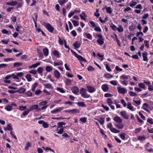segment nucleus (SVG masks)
I'll return each instance as SVG.
<instances>
[{
  "label": "nucleus",
  "mask_w": 153,
  "mask_h": 153,
  "mask_svg": "<svg viewBox=\"0 0 153 153\" xmlns=\"http://www.w3.org/2000/svg\"><path fill=\"white\" fill-rule=\"evenodd\" d=\"M110 131L112 132L115 133H117L120 132V131L119 130H117L114 128H111Z\"/></svg>",
  "instance_id": "obj_43"
},
{
  "label": "nucleus",
  "mask_w": 153,
  "mask_h": 153,
  "mask_svg": "<svg viewBox=\"0 0 153 153\" xmlns=\"http://www.w3.org/2000/svg\"><path fill=\"white\" fill-rule=\"evenodd\" d=\"M79 16L84 21L85 20V18L84 17V16L85 17H86L87 16L84 11H82V12L81 14Z\"/></svg>",
  "instance_id": "obj_23"
},
{
  "label": "nucleus",
  "mask_w": 153,
  "mask_h": 153,
  "mask_svg": "<svg viewBox=\"0 0 153 153\" xmlns=\"http://www.w3.org/2000/svg\"><path fill=\"white\" fill-rule=\"evenodd\" d=\"M29 109L30 110V111L34 110H36L37 111H41V109L38 108V105H34L31 106Z\"/></svg>",
  "instance_id": "obj_4"
},
{
  "label": "nucleus",
  "mask_w": 153,
  "mask_h": 153,
  "mask_svg": "<svg viewBox=\"0 0 153 153\" xmlns=\"http://www.w3.org/2000/svg\"><path fill=\"white\" fill-rule=\"evenodd\" d=\"M130 77V76L129 75H125L123 74L120 76V79H129Z\"/></svg>",
  "instance_id": "obj_27"
},
{
  "label": "nucleus",
  "mask_w": 153,
  "mask_h": 153,
  "mask_svg": "<svg viewBox=\"0 0 153 153\" xmlns=\"http://www.w3.org/2000/svg\"><path fill=\"white\" fill-rule=\"evenodd\" d=\"M83 35L84 37L87 38L91 40L92 39V36L89 33H84Z\"/></svg>",
  "instance_id": "obj_12"
},
{
  "label": "nucleus",
  "mask_w": 153,
  "mask_h": 153,
  "mask_svg": "<svg viewBox=\"0 0 153 153\" xmlns=\"http://www.w3.org/2000/svg\"><path fill=\"white\" fill-rule=\"evenodd\" d=\"M147 122L151 125L153 124V120L151 118L148 119Z\"/></svg>",
  "instance_id": "obj_61"
},
{
  "label": "nucleus",
  "mask_w": 153,
  "mask_h": 153,
  "mask_svg": "<svg viewBox=\"0 0 153 153\" xmlns=\"http://www.w3.org/2000/svg\"><path fill=\"white\" fill-rule=\"evenodd\" d=\"M117 91L119 93L124 94L127 93V90L125 88H123L120 86L117 87Z\"/></svg>",
  "instance_id": "obj_2"
},
{
  "label": "nucleus",
  "mask_w": 153,
  "mask_h": 153,
  "mask_svg": "<svg viewBox=\"0 0 153 153\" xmlns=\"http://www.w3.org/2000/svg\"><path fill=\"white\" fill-rule=\"evenodd\" d=\"M53 70V68L52 67L49 66H47L45 68V70L47 72H50L51 71Z\"/></svg>",
  "instance_id": "obj_37"
},
{
  "label": "nucleus",
  "mask_w": 153,
  "mask_h": 153,
  "mask_svg": "<svg viewBox=\"0 0 153 153\" xmlns=\"http://www.w3.org/2000/svg\"><path fill=\"white\" fill-rule=\"evenodd\" d=\"M4 129L5 131L7 130L9 131H12L13 128L10 126V124H8L7 125V127L4 128Z\"/></svg>",
  "instance_id": "obj_18"
},
{
  "label": "nucleus",
  "mask_w": 153,
  "mask_h": 153,
  "mask_svg": "<svg viewBox=\"0 0 153 153\" xmlns=\"http://www.w3.org/2000/svg\"><path fill=\"white\" fill-rule=\"evenodd\" d=\"M101 88L102 90L104 92H107L108 90V85L106 84H104L101 86Z\"/></svg>",
  "instance_id": "obj_11"
},
{
  "label": "nucleus",
  "mask_w": 153,
  "mask_h": 153,
  "mask_svg": "<svg viewBox=\"0 0 153 153\" xmlns=\"http://www.w3.org/2000/svg\"><path fill=\"white\" fill-rule=\"evenodd\" d=\"M38 85V83L35 82L32 85V91L34 92L36 88L37 87Z\"/></svg>",
  "instance_id": "obj_20"
},
{
  "label": "nucleus",
  "mask_w": 153,
  "mask_h": 153,
  "mask_svg": "<svg viewBox=\"0 0 153 153\" xmlns=\"http://www.w3.org/2000/svg\"><path fill=\"white\" fill-rule=\"evenodd\" d=\"M40 63L39 62L33 64L31 66H28L29 69H30L32 68H37L38 66L40 65Z\"/></svg>",
  "instance_id": "obj_13"
},
{
  "label": "nucleus",
  "mask_w": 153,
  "mask_h": 153,
  "mask_svg": "<svg viewBox=\"0 0 153 153\" xmlns=\"http://www.w3.org/2000/svg\"><path fill=\"white\" fill-rule=\"evenodd\" d=\"M71 90L72 93L75 95H77L79 92V88L76 86H73L72 87Z\"/></svg>",
  "instance_id": "obj_6"
},
{
  "label": "nucleus",
  "mask_w": 153,
  "mask_h": 153,
  "mask_svg": "<svg viewBox=\"0 0 153 153\" xmlns=\"http://www.w3.org/2000/svg\"><path fill=\"white\" fill-rule=\"evenodd\" d=\"M11 77H12L14 79H18L16 73H15L11 74Z\"/></svg>",
  "instance_id": "obj_50"
},
{
  "label": "nucleus",
  "mask_w": 153,
  "mask_h": 153,
  "mask_svg": "<svg viewBox=\"0 0 153 153\" xmlns=\"http://www.w3.org/2000/svg\"><path fill=\"white\" fill-rule=\"evenodd\" d=\"M25 91V88H21L19 89L16 91V92L20 94H22L24 93Z\"/></svg>",
  "instance_id": "obj_31"
},
{
  "label": "nucleus",
  "mask_w": 153,
  "mask_h": 153,
  "mask_svg": "<svg viewBox=\"0 0 153 153\" xmlns=\"http://www.w3.org/2000/svg\"><path fill=\"white\" fill-rule=\"evenodd\" d=\"M29 72L32 74H36L37 73V71L36 70H31Z\"/></svg>",
  "instance_id": "obj_58"
},
{
  "label": "nucleus",
  "mask_w": 153,
  "mask_h": 153,
  "mask_svg": "<svg viewBox=\"0 0 153 153\" xmlns=\"http://www.w3.org/2000/svg\"><path fill=\"white\" fill-rule=\"evenodd\" d=\"M79 120L83 123H85L87 121V118L86 117H81L79 118Z\"/></svg>",
  "instance_id": "obj_54"
},
{
  "label": "nucleus",
  "mask_w": 153,
  "mask_h": 153,
  "mask_svg": "<svg viewBox=\"0 0 153 153\" xmlns=\"http://www.w3.org/2000/svg\"><path fill=\"white\" fill-rule=\"evenodd\" d=\"M2 33L4 34L7 35H10L11 34V31H8L6 29H3L1 31Z\"/></svg>",
  "instance_id": "obj_34"
},
{
  "label": "nucleus",
  "mask_w": 153,
  "mask_h": 153,
  "mask_svg": "<svg viewBox=\"0 0 153 153\" xmlns=\"http://www.w3.org/2000/svg\"><path fill=\"white\" fill-rule=\"evenodd\" d=\"M81 43L79 42L78 41H76L73 44V45L74 46V48L76 49L79 48L81 45Z\"/></svg>",
  "instance_id": "obj_15"
},
{
  "label": "nucleus",
  "mask_w": 153,
  "mask_h": 153,
  "mask_svg": "<svg viewBox=\"0 0 153 153\" xmlns=\"http://www.w3.org/2000/svg\"><path fill=\"white\" fill-rule=\"evenodd\" d=\"M110 83L114 85H117V81L116 80H112L110 82Z\"/></svg>",
  "instance_id": "obj_62"
},
{
  "label": "nucleus",
  "mask_w": 153,
  "mask_h": 153,
  "mask_svg": "<svg viewBox=\"0 0 153 153\" xmlns=\"http://www.w3.org/2000/svg\"><path fill=\"white\" fill-rule=\"evenodd\" d=\"M110 26L112 29L113 30L115 31L117 30V27L115 25H111Z\"/></svg>",
  "instance_id": "obj_63"
},
{
  "label": "nucleus",
  "mask_w": 153,
  "mask_h": 153,
  "mask_svg": "<svg viewBox=\"0 0 153 153\" xmlns=\"http://www.w3.org/2000/svg\"><path fill=\"white\" fill-rule=\"evenodd\" d=\"M127 108L131 111H134V108L131 105V103L130 102H128L127 103Z\"/></svg>",
  "instance_id": "obj_32"
},
{
  "label": "nucleus",
  "mask_w": 153,
  "mask_h": 153,
  "mask_svg": "<svg viewBox=\"0 0 153 153\" xmlns=\"http://www.w3.org/2000/svg\"><path fill=\"white\" fill-rule=\"evenodd\" d=\"M67 1V0L66 1V0H59L58 2L60 5H62L65 3Z\"/></svg>",
  "instance_id": "obj_53"
},
{
  "label": "nucleus",
  "mask_w": 153,
  "mask_h": 153,
  "mask_svg": "<svg viewBox=\"0 0 153 153\" xmlns=\"http://www.w3.org/2000/svg\"><path fill=\"white\" fill-rule=\"evenodd\" d=\"M105 8L106 10V12L108 14H110L112 12V11L110 7H106Z\"/></svg>",
  "instance_id": "obj_45"
},
{
  "label": "nucleus",
  "mask_w": 153,
  "mask_h": 153,
  "mask_svg": "<svg viewBox=\"0 0 153 153\" xmlns=\"http://www.w3.org/2000/svg\"><path fill=\"white\" fill-rule=\"evenodd\" d=\"M76 57L78 59L80 62H87V60L80 55H77Z\"/></svg>",
  "instance_id": "obj_10"
},
{
  "label": "nucleus",
  "mask_w": 153,
  "mask_h": 153,
  "mask_svg": "<svg viewBox=\"0 0 153 153\" xmlns=\"http://www.w3.org/2000/svg\"><path fill=\"white\" fill-rule=\"evenodd\" d=\"M121 103L123 105L124 107H125L126 106V103L124 100H121Z\"/></svg>",
  "instance_id": "obj_60"
},
{
  "label": "nucleus",
  "mask_w": 153,
  "mask_h": 153,
  "mask_svg": "<svg viewBox=\"0 0 153 153\" xmlns=\"http://www.w3.org/2000/svg\"><path fill=\"white\" fill-rule=\"evenodd\" d=\"M120 114L122 117L125 119H128L129 118V115L125 111H122L120 112Z\"/></svg>",
  "instance_id": "obj_7"
},
{
  "label": "nucleus",
  "mask_w": 153,
  "mask_h": 153,
  "mask_svg": "<svg viewBox=\"0 0 153 153\" xmlns=\"http://www.w3.org/2000/svg\"><path fill=\"white\" fill-rule=\"evenodd\" d=\"M65 123H63L62 122H59L58 123V127L60 128L62 127L63 125H65Z\"/></svg>",
  "instance_id": "obj_51"
},
{
  "label": "nucleus",
  "mask_w": 153,
  "mask_h": 153,
  "mask_svg": "<svg viewBox=\"0 0 153 153\" xmlns=\"http://www.w3.org/2000/svg\"><path fill=\"white\" fill-rule=\"evenodd\" d=\"M137 140L140 141V142L146 139V137L144 136H139L137 137Z\"/></svg>",
  "instance_id": "obj_17"
},
{
  "label": "nucleus",
  "mask_w": 153,
  "mask_h": 153,
  "mask_svg": "<svg viewBox=\"0 0 153 153\" xmlns=\"http://www.w3.org/2000/svg\"><path fill=\"white\" fill-rule=\"evenodd\" d=\"M42 126L44 128H47L49 127V125L47 123L44 122Z\"/></svg>",
  "instance_id": "obj_52"
},
{
  "label": "nucleus",
  "mask_w": 153,
  "mask_h": 153,
  "mask_svg": "<svg viewBox=\"0 0 153 153\" xmlns=\"http://www.w3.org/2000/svg\"><path fill=\"white\" fill-rule=\"evenodd\" d=\"M43 68L42 67H39L37 69V71L39 74L42 75V72L43 71Z\"/></svg>",
  "instance_id": "obj_33"
},
{
  "label": "nucleus",
  "mask_w": 153,
  "mask_h": 153,
  "mask_svg": "<svg viewBox=\"0 0 153 153\" xmlns=\"http://www.w3.org/2000/svg\"><path fill=\"white\" fill-rule=\"evenodd\" d=\"M98 121L101 125H103L104 123L105 119L102 117H100V120Z\"/></svg>",
  "instance_id": "obj_42"
},
{
  "label": "nucleus",
  "mask_w": 153,
  "mask_h": 153,
  "mask_svg": "<svg viewBox=\"0 0 153 153\" xmlns=\"http://www.w3.org/2000/svg\"><path fill=\"white\" fill-rule=\"evenodd\" d=\"M17 4V1H13L7 2L6 3V4L7 5L10 6H14L16 5Z\"/></svg>",
  "instance_id": "obj_16"
},
{
  "label": "nucleus",
  "mask_w": 153,
  "mask_h": 153,
  "mask_svg": "<svg viewBox=\"0 0 153 153\" xmlns=\"http://www.w3.org/2000/svg\"><path fill=\"white\" fill-rule=\"evenodd\" d=\"M104 39L103 38L101 39H98L97 40V42L98 44L100 45H102L104 43Z\"/></svg>",
  "instance_id": "obj_25"
},
{
  "label": "nucleus",
  "mask_w": 153,
  "mask_h": 153,
  "mask_svg": "<svg viewBox=\"0 0 153 153\" xmlns=\"http://www.w3.org/2000/svg\"><path fill=\"white\" fill-rule=\"evenodd\" d=\"M22 65V63L20 62H15L14 63L13 67H17L20 66Z\"/></svg>",
  "instance_id": "obj_48"
},
{
  "label": "nucleus",
  "mask_w": 153,
  "mask_h": 153,
  "mask_svg": "<svg viewBox=\"0 0 153 153\" xmlns=\"http://www.w3.org/2000/svg\"><path fill=\"white\" fill-rule=\"evenodd\" d=\"M71 20L73 23V24L74 27H76L79 25V22L78 21L75 20H72V19H71Z\"/></svg>",
  "instance_id": "obj_30"
},
{
  "label": "nucleus",
  "mask_w": 153,
  "mask_h": 153,
  "mask_svg": "<svg viewBox=\"0 0 153 153\" xmlns=\"http://www.w3.org/2000/svg\"><path fill=\"white\" fill-rule=\"evenodd\" d=\"M117 30L118 31L119 33H121L123 31V28L122 25H120L117 28Z\"/></svg>",
  "instance_id": "obj_38"
},
{
  "label": "nucleus",
  "mask_w": 153,
  "mask_h": 153,
  "mask_svg": "<svg viewBox=\"0 0 153 153\" xmlns=\"http://www.w3.org/2000/svg\"><path fill=\"white\" fill-rule=\"evenodd\" d=\"M58 37L59 39L58 42L60 45H63L64 44V40H62L61 39L59 36H58Z\"/></svg>",
  "instance_id": "obj_41"
},
{
  "label": "nucleus",
  "mask_w": 153,
  "mask_h": 153,
  "mask_svg": "<svg viewBox=\"0 0 153 153\" xmlns=\"http://www.w3.org/2000/svg\"><path fill=\"white\" fill-rule=\"evenodd\" d=\"M137 4L136 1L134 0H132L131 2V4H130L129 5L130 7H133L135 6Z\"/></svg>",
  "instance_id": "obj_47"
},
{
  "label": "nucleus",
  "mask_w": 153,
  "mask_h": 153,
  "mask_svg": "<svg viewBox=\"0 0 153 153\" xmlns=\"http://www.w3.org/2000/svg\"><path fill=\"white\" fill-rule=\"evenodd\" d=\"M72 81L70 79L66 78L65 82V83L66 85L69 86L71 84Z\"/></svg>",
  "instance_id": "obj_21"
},
{
  "label": "nucleus",
  "mask_w": 153,
  "mask_h": 153,
  "mask_svg": "<svg viewBox=\"0 0 153 153\" xmlns=\"http://www.w3.org/2000/svg\"><path fill=\"white\" fill-rule=\"evenodd\" d=\"M79 111L78 109H73L71 110V114H75L79 113Z\"/></svg>",
  "instance_id": "obj_22"
},
{
  "label": "nucleus",
  "mask_w": 153,
  "mask_h": 153,
  "mask_svg": "<svg viewBox=\"0 0 153 153\" xmlns=\"http://www.w3.org/2000/svg\"><path fill=\"white\" fill-rule=\"evenodd\" d=\"M138 86L140 88H143L144 89H145V85L142 82L138 84Z\"/></svg>",
  "instance_id": "obj_46"
},
{
  "label": "nucleus",
  "mask_w": 153,
  "mask_h": 153,
  "mask_svg": "<svg viewBox=\"0 0 153 153\" xmlns=\"http://www.w3.org/2000/svg\"><path fill=\"white\" fill-rule=\"evenodd\" d=\"M30 112V110L29 109H26V110L25 111L22 113V115L24 116H26L27 115L29 112Z\"/></svg>",
  "instance_id": "obj_40"
},
{
  "label": "nucleus",
  "mask_w": 153,
  "mask_h": 153,
  "mask_svg": "<svg viewBox=\"0 0 153 153\" xmlns=\"http://www.w3.org/2000/svg\"><path fill=\"white\" fill-rule=\"evenodd\" d=\"M129 94L130 96L132 97H134L137 96V94L133 91H129Z\"/></svg>",
  "instance_id": "obj_55"
},
{
  "label": "nucleus",
  "mask_w": 153,
  "mask_h": 153,
  "mask_svg": "<svg viewBox=\"0 0 153 153\" xmlns=\"http://www.w3.org/2000/svg\"><path fill=\"white\" fill-rule=\"evenodd\" d=\"M76 104L79 107H85L86 106V105L84 103L82 102H76Z\"/></svg>",
  "instance_id": "obj_29"
},
{
  "label": "nucleus",
  "mask_w": 153,
  "mask_h": 153,
  "mask_svg": "<svg viewBox=\"0 0 153 153\" xmlns=\"http://www.w3.org/2000/svg\"><path fill=\"white\" fill-rule=\"evenodd\" d=\"M114 120L118 123H121L122 122V120L118 116H116L113 118Z\"/></svg>",
  "instance_id": "obj_8"
},
{
  "label": "nucleus",
  "mask_w": 153,
  "mask_h": 153,
  "mask_svg": "<svg viewBox=\"0 0 153 153\" xmlns=\"http://www.w3.org/2000/svg\"><path fill=\"white\" fill-rule=\"evenodd\" d=\"M63 64V62L61 60H60L58 62H53V65L54 66L59 65H62Z\"/></svg>",
  "instance_id": "obj_28"
},
{
  "label": "nucleus",
  "mask_w": 153,
  "mask_h": 153,
  "mask_svg": "<svg viewBox=\"0 0 153 153\" xmlns=\"http://www.w3.org/2000/svg\"><path fill=\"white\" fill-rule=\"evenodd\" d=\"M14 60L13 58H5L4 59V61L5 62L12 61Z\"/></svg>",
  "instance_id": "obj_57"
},
{
  "label": "nucleus",
  "mask_w": 153,
  "mask_h": 153,
  "mask_svg": "<svg viewBox=\"0 0 153 153\" xmlns=\"http://www.w3.org/2000/svg\"><path fill=\"white\" fill-rule=\"evenodd\" d=\"M107 103L108 105L111 104L113 103V101L111 98H108L107 99Z\"/></svg>",
  "instance_id": "obj_56"
},
{
  "label": "nucleus",
  "mask_w": 153,
  "mask_h": 153,
  "mask_svg": "<svg viewBox=\"0 0 153 153\" xmlns=\"http://www.w3.org/2000/svg\"><path fill=\"white\" fill-rule=\"evenodd\" d=\"M25 77L28 82H30L31 81L32 79L31 77V75L29 74L26 75Z\"/></svg>",
  "instance_id": "obj_36"
},
{
  "label": "nucleus",
  "mask_w": 153,
  "mask_h": 153,
  "mask_svg": "<svg viewBox=\"0 0 153 153\" xmlns=\"http://www.w3.org/2000/svg\"><path fill=\"white\" fill-rule=\"evenodd\" d=\"M64 108L62 107H59L56 109L51 111V112L52 114H56L58 112H60Z\"/></svg>",
  "instance_id": "obj_5"
},
{
  "label": "nucleus",
  "mask_w": 153,
  "mask_h": 153,
  "mask_svg": "<svg viewBox=\"0 0 153 153\" xmlns=\"http://www.w3.org/2000/svg\"><path fill=\"white\" fill-rule=\"evenodd\" d=\"M7 111H10L12 110V107L11 105H9L6 106L4 108Z\"/></svg>",
  "instance_id": "obj_26"
},
{
  "label": "nucleus",
  "mask_w": 153,
  "mask_h": 153,
  "mask_svg": "<svg viewBox=\"0 0 153 153\" xmlns=\"http://www.w3.org/2000/svg\"><path fill=\"white\" fill-rule=\"evenodd\" d=\"M54 75L55 77L57 79H59L60 77V74L57 70H56L54 72Z\"/></svg>",
  "instance_id": "obj_14"
},
{
  "label": "nucleus",
  "mask_w": 153,
  "mask_h": 153,
  "mask_svg": "<svg viewBox=\"0 0 153 153\" xmlns=\"http://www.w3.org/2000/svg\"><path fill=\"white\" fill-rule=\"evenodd\" d=\"M43 53L44 55L46 56H48V55L49 51L47 48H44L43 50Z\"/></svg>",
  "instance_id": "obj_19"
},
{
  "label": "nucleus",
  "mask_w": 153,
  "mask_h": 153,
  "mask_svg": "<svg viewBox=\"0 0 153 153\" xmlns=\"http://www.w3.org/2000/svg\"><path fill=\"white\" fill-rule=\"evenodd\" d=\"M105 76L107 78H111L113 77V76L111 74L107 73L105 74Z\"/></svg>",
  "instance_id": "obj_49"
},
{
  "label": "nucleus",
  "mask_w": 153,
  "mask_h": 153,
  "mask_svg": "<svg viewBox=\"0 0 153 153\" xmlns=\"http://www.w3.org/2000/svg\"><path fill=\"white\" fill-rule=\"evenodd\" d=\"M44 86L46 88L50 89L52 88V87L51 84L47 83L44 84Z\"/></svg>",
  "instance_id": "obj_44"
},
{
  "label": "nucleus",
  "mask_w": 153,
  "mask_h": 153,
  "mask_svg": "<svg viewBox=\"0 0 153 153\" xmlns=\"http://www.w3.org/2000/svg\"><path fill=\"white\" fill-rule=\"evenodd\" d=\"M120 137L123 140H125V134L124 133L121 134L120 136Z\"/></svg>",
  "instance_id": "obj_64"
},
{
  "label": "nucleus",
  "mask_w": 153,
  "mask_h": 153,
  "mask_svg": "<svg viewBox=\"0 0 153 153\" xmlns=\"http://www.w3.org/2000/svg\"><path fill=\"white\" fill-rule=\"evenodd\" d=\"M142 56L143 58V60L144 61H148L147 57V53H142Z\"/></svg>",
  "instance_id": "obj_35"
},
{
  "label": "nucleus",
  "mask_w": 153,
  "mask_h": 153,
  "mask_svg": "<svg viewBox=\"0 0 153 153\" xmlns=\"http://www.w3.org/2000/svg\"><path fill=\"white\" fill-rule=\"evenodd\" d=\"M79 93L81 97L83 98H87L90 97V95L87 93L86 90L83 88L80 89Z\"/></svg>",
  "instance_id": "obj_1"
},
{
  "label": "nucleus",
  "mask_w": 153,
  "mask_h": 153,
  "mask_svg": "<svg viewBox=\"0 0 153 153\" xmlns=\"http://www.w3.org/2000/svg\"><path fill=\"white\" fill-rule=\"evenodd\" d=\"M53 54L54 56L58 57L59 58L60 54L59 53L58 51L54 50L53 52Z\"/></svg>",
  "instance_id": "obj_24"
},
{
  "label": "nucleus",
  "mask_w": 153,
  "mask_h": 153,
  "mask_svg": "<svg viewBox=\"0 0 153 153\" xmlns=\"http://www.w3.org/2000/svg\"><path fill=\"white\" fill-rule=\"evenodd\" d=\"M86 88L88 91L90 93H92L95 91V89L92 86H87Z\"/></svg>",
  "instance_id": "obj_9"
},
{
  "label": "nucleus",
  "mask_w": 153,
  "mask_h": 153,
  "mask_svg": "<svg viewBox=\"0 0 153 153\" xmlns=\"http://www.w3.org/2000/svg\"><path fill=\"white\" fill-rule=\"evenodd\" d=\"M45 28L49 32L51 33H53L54 30V27L49 23L46 26Z\"/></svg>",
  "instance_id": "obj_3"
},
{
  "label": "nucleus",
  "mask_w": 153,
  "mask_h": 153,
  "mask_svg": "<svg viewBox=\"0 0 153 153\" xmlns=\"http://www.w3.org/2000/svg\"><path fill=\"white\" fill-rule=\"evenodd\" d=\"M47 103V101H42L39 102V105L40 106H43L46 105Z\"/></svg>",
  "instance_id": "obj_59"
},
{
  "label": "nucleus",
  "mask_w": 153,
  "mask_h": 153,
  "mask_svg": "<svg viewBox=\"0 0 153 153\" xmlns=\"http://www.w3.org/2000/svg\"><path fill=\"white\" fill-rule=\"evenodd\" d=\"M115 126L119 129H122L123 127V125L121 123H118Z\"/></svg>",
  "instance_id": "obj_39"
}]
</instances>
